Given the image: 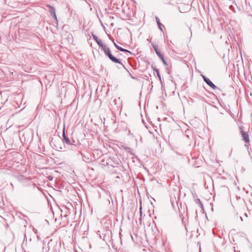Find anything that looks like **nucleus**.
Returning <instances> with one entry per match:
<instances>
[{"instance_id": "3", "label": "nucleus", "mask_w": 252, "mask_h": 252, "mask_svg": "<svg viewBox=\"0 0 252 252\" xmlns=\"http://www.w3.org/2000/svg\"><path fill=\"white\" fill-rule=\"evenodd\" d=\"M242 135L243 140L245 142V143H249L250 142V139L248 133L246 132H243L242 133Z\"/></svg>"}, {"instance_id": "17", "label": "nucleus", "mask_w": 252, "mask_h": 252, "mask_svg": "<svg viewBox=\"0 0 252 252\" xmlns=\"http://www.w3.org/2000/svg\"><path fill=\"white\" fill-rule=\"evenodd\" d=\"M241 218V219L242 220H243V219L242 218V217H240Z\"/></svg>"}, {"instance_id": "2", "label": "nucleus", "mask_w": 252, "mask_h": 252, "mask_svg": "<svg viewBox=\"0 0 252 252\" xmlns=\"http://www.w3.org/2000/svg\"><path fill=\"white\" fill-rule=\"evenodd\" d=\"M204 81L212 89L214 90L217 88V87L210 80V79L207 78L205 76L201 75Z\"/></svg>"}, {"instance_id": "10", "label": "nucleus", "mask_w": 252, "mask_h": 252, "mask_svg": "<svg viewBox=\"0 0 252 252\" xmlns=\"http://www.w3.org/2000/svg\"><path fill=\"white\" fill-rule=\"evenodd\" d=\"M156 54L159 58L160 59H162L163 57L162 55L161 54V53L159 51H158L157 52H156Z\"/></svg>"}, {"instance_id": "15", "label": "nucleus", "mask_w": 252, "mask_h": 252, "mask_svg": "<svg viewBox=\"0 0 252 252\" xmlns=\"http://www.w3.org/2000/svg\"><path fill=\"white\" fill-rule=\"evenodd\" d=\"M122 52H129L128 50H126V49H124L123 51Z\"/></svg>"}, {"instance_id": "11", "label": "nucleus", "mask_w": 252, "mask_h": 252, "mask_svg": "<svg viewBox=\"0 0 252 252\" xmlns=\"http://www.w3.org/2000/svg\"><path fill=\"white\" fill-rule=\"evenodd\" d=\"M160 60L162 61V63L165 65H168L167 62L165 61L163 57L162 59H160Z\"/></svg>"}, {"instance_id": "7", "label": "nucleus", "mask_w": 252, "mask_h": 252, "mask_svg": "<svg viewBox=\"0 0 252 252\" xmlns=\"http://www.w3.org/2000/svg\"><path fill=\"white\" fill-rule=\"evenodd\" d=\"M156 19L157 23L158 25V28H159V29L161 31H162V28H161V26H162V25L160 23L159 19L158 17H156Z\"/></svg>"}, {"instance_id": "12", "label": "nucleus", "mask_w": 252, "mask_h": 252, "mask_svg": "<svg viewBox=\"0 0 252 252\" xmlns=\"http://www.w3.org/2000/svg\"><path fill=\"white\" fill-rule=\"evenodd\" d=\"M157 75H158V78H159V79H160V74H159V72H158V70H157Z\"/></svg>"}, {"instance_id": "16", "label": "nucleus", "mask_w": 252, "mask_h": 252, "mask_svg": "<svg viewBox=\"0 0 252 252\" xmlns=\"http://www.w3.org/2000/svg\"><path fill=\"white\" fill-rule=\"evenodd\" d=\"M244 215H245V217H247V215L246 214H245Z\"/></svg>"}, {"instance_id": "1", "label": "nucleus", "mask_w": 252, "mask_h": 252, "mask_svg": "<svg viewBox=\"0 0 252 252\" xmlns=\"http://www.w3.org/2000/svg\"><path fill=\"white\" fill-rule=\"evenodd\" d=\"M101 50L103 51L105 55L107 56L113 62L122 64V63L119 59L115 58L112 55L110 49L108 47H107L106 45L103 46V47L101 48Z\"/></svg>"}, {"instance_id": "5", "label": "nucleus", "mask_w": 252, "mask_h": 252, "mask_svg": "<svg viewBox=\"0 0 252 252\" xmlns=\"http://www.w3.org/2000/svg\"><path fill=\"white\" fill-rule=\"evenodd\" d=\"M93 36L94 40L96 42V43L101 47V48H102L103 46H105V45L102 43V41L100 39H99L96 36L94 35Z\"/></svg>"}, {"instance_id": "13", "label": "nucleus", "mask_w": 252, "mask_h": 252, "mask_svg": "<svg viewBox=\"0 0 252 252\" xmlns=\"http://www.w3.org/2000/svg\"><path fill=\"white\" fill-rule=\"evenodd\" d=\"M114 44L115 45V46L116 47V48L118 49V48L120 47L119 46H118V45H117L114 42Z\"/></svg>"}, {"instance_id": "6", "label": "nucleus", "mask_w": 252, "mask_h": 252, "mask_svg": "<svg viewBox=\"0 0 252 252\" xmlns=\"http://www.w3.org/2000/svg\"><path fill=\"white\" fill-rule=\"evenodd\" d=\"M63 139L65 141V142L67 144H70L71 143H70V141L69 139L65 136V134L64 133V128H63Z\"/></svg>"}, {"instance_id": "8", "label": "nucleus", "mask_w": 252, "mask_h": 252, "mask_svg": "<svg viewBox=\"0 0 252 252\" xmlns=\"http://www.w3.org/2000/svg\"><path fill=\"white\" fill-rule=\"evenodd\" d=\"M195 202L196 204H198L199 206L201 208H203V204H202V203L201 202V201L199 199H196L195 200Z\"/></svg>"}, {"instance_id": "14", "label": "nucleus", "mask_w": 252, "mask_h": 252, "mask_svg": "<svg viewBox=\"0 0 252 252\" xmlns=\"http://www.w3.org/2000/svg\"><path fill=\"white\" fill-rule=\"evenodd\" d=\"M118 49L120 50L121 51H123L124 49L121 47H119Z\"/></svg>"}, {"instance_id": "4", "label": "nucleus", "mask_w": 252, "mask_h": 252, "mask_svg": "<svg viewBox=\"0 0 252 252\" xmlns=\"http://www.w3.org/2000/svg\"><path fill=\"white\" fill-rule=\"evenodd\" d=\"M51 15H52L56 21H57V17L56 15L55 9L52 6H48Z\"/></svg>"}, {"instance_id": "9", "label": "nucleus", "mask_w": 252, "mask_h": 252, "mask_svg": "<svg viewBox=\"0 0 252 252\" xmlns=\"http://www.w3.org/2000/svg\"><path fill=\"white\" fill-rule=\"evenodd\" d=\"M152 45L153 48L154 49V50L156 52V53L158 51V49L157 45L155 43H152Z\"/></svg>"}]
</instances>
